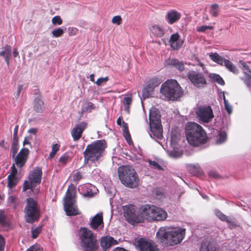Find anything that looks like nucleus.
Segmentation results:
<instances>
[{
	"instance_id": "1",
	"label": "nucleus",
	"mask_w": 251,
	"mask_h": 251,
	"mask_svg": "<svg viewBox=\"0 0 251 251\" xmlns=\"http://www.w3.org/2000/svg\"><path fill=\"white\" fill-rule=\"evenodd\" d=\"M186 229L180 226H166L160 227L156 233L163 244L173 246L180 244L184 238Z\"/></svg>"
},
{
	"instance_id": "2",
	"label": "nucleus",
	"mask_w": 251,
	"mask_h": 251,
	"mask_svg": "<svg viewBox=\"0 0 251 251\" xmlns=\"http://www.w3.org/2000/svg\"><path fill=\"white\" fill-rule=\"evenodd\" d=\"M105 148L106 142L102 140L88 145L83 152L84 164L97 166Z\"/></svg>"
},
{
	"instance_id": "3",
	"label": "nucleus",
	"mask_w": 251,
	"mask_h": 251,
	"mask_svg": "<svg viewBox=\"0 0 251 251\" xmlns=\"http://www.w3.org/2000/svg\"><path fill=\"white\" fill-rule=\"evenodd\" d=\"M185 133L188 142L193 146H198L206 142V133L202 127L196 123H188L186 125Z\"/></svg>"
},
{
	"instance_id": "4",
	"label": "nucleus",
	"mask_w": 251,
	"mask_h": 251,
	"mask_svg": "<svg viewBox=\"0 0 251 251\" xmlns=\"http://www.w3.org/2000/svg\"><path fill=\"white\" fill-rule=\"evenodd\" d=\"M160 93L164 99L175 101L182 96L183 92L176 80L171 79L162 84Z\"/></svg>"
},
{
	"instance_id": "5",
	"label": "nucleus",
	"mask_w": 251,
	"mask_h": 251,
	"mask_svg": "<svg viewBox=\"0 0 251 251\" xmlns=\"http://www.w3.org/2000/svg\"><path fill=\"white\" fill-rule=\"evenodd\" d=\"M80 245L83 251H96L99 244L96 236L86 227H81L78 232Z\"/></svg>"
},
{
	"instance_id": "6",
	"label": "nucleus",
	"mask_w": 251,
	"mask_h": 251,
	"mask_svg": "<svg viewBox=\"0 0 251 251\" xmlns=\"http://www.w3.org/2000/svg\"><path fill=\"white\" fill-rule=\"evenodd\" d=\"M159 111L155 107L150 109L149 121L150 132V136L156 140L161 139L163 137V129L161 123Z\"/></svg>"
},
{
	"instance_id": "7",
	"label": "nucleus",
	"mask_w": 251,
	"mask_h": 251,
	"mask_svg": "<svg viewBox=\"0 0 251 251\" xmlns=\"http://www.w3.org/2000/svg\"><path fill=\"white\" fill-rule=\"evenodd\" d=\"M42 176V171L40 167H35L28 174V180H25L23 191L25 192L30 189L34 194L39 192L40 184Z\"/></svg>"
},
{
	"instance_id": "8",
	"label": "nucleus",
	"mask_w": 251,
	"mask_h": 251,
	"mask_svg": "<svg viewBox=\"0 0 251 251\" xmlns=\"http://www.w3.org/2000/svg\"><path fill=\"white\" fill-rule=\"evenodd\" d=\"M75 188L71 184L69 186L63 200L64 208L67 216L79 214V210L75 204Z\"/></svg>"
},
{
	"instance_id": "9",
	"label": "nucleus",
	"mask_w": 251,
	"mask_h": 251,
	"mask_svg": "<svg viewBox=\"0 0 251 251\" xmlns=\"http://www.w3.org/2000/svg\"><path fill=\"white\" fill-rule=\"evenodd\" d=\"M121 170L119 171V176L122 183L130 188L137 187L139 178L134 169L128 166H124Z\"/></svg>"
},
{
	"instance_id": "10",
	"label": "nucleus",
	"mask_w": 251,
	"mask_h": 251,
	"mask_svg": "<svg viewBox=\"0 0 251 251\" xmlns=\"http://www.w3.org/2000/svg\"><path fill=\"white\" fill-rule=\"evenodd\" d=\"M26 205L25 208V219L26 222L32 223L38 221L40 217V210L37 202L32 198L26 200Z\"/></svg>"
},
{
	"instance_id": "11",
	"label": "nucleus",
	"mask_w": 251,
	"mask_h": 251,
	"mask_svg": "<svg viewBox=\"0 0 251 251\" xmlns=\"http://www.w3.org/2000/svg\"><path fill=\"white\" fill-rule=\"evenodd\" d=\"M195 112L199 120L203 123H207L211 121L214 117L213 110L209 106H199Z\"/></svg>"
},
{
	"instance_id": "12",
	"label": "nucleus",
	"mask_w": 251,
	"mask_h": 251,
	"mask_svg": "<svg viewBox=\"0 0 251 251\" xmlns=\"http://www.w3.org/2000/svg\"><path fill=\"white\" fill-rule=\"evenodd\" d=\"M187 76L193 85L197 88H203L207 84L205 76L202 73L190 71L187 73Z\"/></svg>"
},
{
	"instance_id": "13",
	"label": "nucleus",
	"mask_w": 251,
	"mask_h": 251,
	"mask_svg": "<svg viewBox=\"0 0 251 251\" xmlns=\"http://www.w3.org/2000/svg\"><path fill=\"white\" fill-rule=\"evenodd\" d=\"M154 206L153 205L146 204L138 208V223H142L145 220L151 221L152 217L153 210Z\"/></svg>"
},
{
	"instance_id": "14",
	"label": "nucleus",
	"mask_w": 251,
	"mask_h": 251,
	"mask_svg": "<svg viewBox=\"0 0 251 251\" xmlns=\"http://www.w3.org/2000/svg\"><path fill=\"white\" fill-rule=\"evenodd\" d=\"M124 215L127 221L138 223V210L136 206L129 204L123 206Z\"/></svg>"
},
{
	"instance_id": "15",
	"label": "nucleus",
	"mask_w": 251,
	"mask_h": 251,
	"mask_svg": "<svg viewBox=\"0 0 251 251\" xmlns=\"http://www.w3.org/2000/svg\"><path fill=\"white\" fill-rule=\"evenodd\" d=\"M29 151L26 148L22 149L17 155L14 157V163L16 165L20 168L25 164L28 156Z\"/></svg>"
},
{
	"instance_id": "16",
	"label": "nucleus",
	"mask_w": 251,
	"mask_h": 251,
	"mask_svg": "<svg viewBox=\"0 0 251 251\" xmlns=\"http://www.w3.org/2000/svg\"><path fill=\"white\" fill-rule=\"evenodd\" d=\"M87 123L82 122L76 124L71 131V135L74 141H78L82 136V133L86 128Z\"/></svg>"
},
{
	"instance_id": "17",
	"label": "nucleus",
	"mask_w": 251,
	"mask_h": 251,
	"mask_svg": "<svg viewBox=\"0 0 251 251\" xmlns=\"http://www.w3.org/2000/svg\"><path fill=\"white\" fill-rule=\"evenodd\" d=\"M138 245L140 251H157L152 242L145 239H140Z\"/></svg>"
},
{
	"instance_id": "18",
	"label": "nucleus",
	"mask_w": 251,
	"mask_h": 251,
	"mask_svg": "<svg viewBox=\"0 0 251 251\" xmlns=\"http://www.w3.org/2000/svg\"><path fill=\"white\" fill-rule=\"evenodd\" d=\"M181 14L176 10H169L165 15V20L171 25L177 22L181 18Z\"/></svg>"
},
{
	"instance_id": "19",
	"label": "nucleus",
	"mask_w": 251,
	"mask_h": 251,
	"mask_svg": "<svg viewBox=\"0 0 251 251\" xmlns=\"http://www.w3.org/2000/svg\"><path fill=\"white\" fill-rule=\"evenodd\" d=\"M90 226L94 230H99L103 228V223L102 213H98L93 217Z\"/></svg>"
},
{
	"instance_id": "20",
	"label": "nucleus",
	"mask_w": 251,
	"mask_h": 251,
	"mask_svg": "<svg viewBox=\"0 0 251 251\" xmlns=\"http://www.w3.org/2000/svg\"><path fill=\"white\" fill-rule=\"evenodd\" d=\"M151 221H163L167 217V212L163 209L154 206Z\"/></svg>"
},
{
	"instance_id": "21",
	"label": "nucleus",
	"mask_w": 251,
	"mask_h": 251,
	"mask_svg": "<svg viewBox=\"0 0 251 251\" xmlns=\"http://www.w3.org/2000/svg\"><path fill=\"white\" fill-rule=\"evenodd\" d=\"M117 240L109 236L102 237L100 240V246L103 250H106L112 246L118 244Z\"/></svg>"
},
{
	"instance_id": "22",
	"label": "nucleus",
	"mask_w": 251,
	"mask_h": 251,
	"mask_svg": "<svg viewBox=\"0 0 251 251\" xmlns=\"http://www.w3.org/2000/svg\"><path fill=\"white\" fill-rule=\"evenodd\" d=\"M169 43L174 50H177L182 45L183 42L179 40V35L176 33L171 35Z\"/></svg>"
},
{
	"instance_id": "23",
	"label": "nucleus",
	"mask_w": 251,
	"mask_h": 251,
	"mask_svg": "<svg viewBox=\"0 0 251 251\" xmlns=\"http://www.w3.org/2000/svg\"><path fill=\"white\" fill-rule=\"evenodd\" d=\"M166 64L168 66L176 68L179 71H182L184 70V63L176 59H168L166 60Z\"/></svg>"
},
{
	"instance_id": "24",
	"label": "nucleus",
	"mask_w": 251,
	"mask_h": 251,
	"mask_svg": "<svg viewBox=\"0 0 251 251\" xmlns=\"http://www.w3.org/2000/svg\"><path fill=\"white\" fill-rule=\"evenodd\" d=\"M82 188L86 191V192L83 194V195L85 197H92L98 191L97 188L94 185H91L89 183L86 184L82 187Z\"/></svg>"
},
{
	"instance_id": "25",
	"label": "nucleus",
	"mask_w": 251,
	"mask_h": 251,
	"mask_svg": "<svg viewBox=\"0 0 251 251\" xmlns=\"http://www.w3.org/2000/svg\"><path fill=\"white\" fill-rule=\"evenodd\" d=\"M180 135L178 131L172 130L171 132L170 143L171 147L174 148H177V143L180 140Z\"/></svg>"
},
{
	"instance_id": "26",
	"label": "nucleus",
	"mask_w": 251,
	"mask_h": 251,
	"mask_svg": "<svg viewBox=\"0 0 251 251\" xmlns=\"http://www.w3.org/2000/svg\"><path fill=\"white\" fill-rule=\"evenodd\" d=\"M200 251H217L214 242L203 241L201 245Z\"/></svg>"
},
{
	"instance_id": "27",
	"label": "nucleus",
	"mask_w": 251,
	"mask_h": 251,
	"mask_svg": "<svg viewBox=\"0 0 251 251\" xmlns=\"http://www.w3.org/2000/svg\"><path fill=\"white\" fill-rule=\"evenodd\" d=\"M151 33L157 37H161L164 34V30L162 26L158 25H153L150 28Z\"/></svg>"
},
{
	"instance_id": "28",
	"label": "nucleus",
	"mask_w": 251,
	"mask_h": 251,
	"mask_svg": "<svg viewBox=\"0 0 251 251\" xmlns=\"http://www.w3.org/2000/svg\"><path fill=\"white\" fill-rule=\"evenodd\" d=\"M0 56H2L7 65L9 64V59L11 56V48L9 45H6L0 52Z\"/></svg>"
},
{
	"instance_id": "29",
	"label": "nucleus",
	"mask_w": 251,
	"mask_h": 251,
	"mask_svg": "<svg viewBox=\"0 0 251 251\" xmlns=\"http://www.w3.org/2000/svg\"><path fill=\"white\" fill-rule=\"evenodd\" d=\"M44 102L40 96H37L34 99V109L37 112H41L43 108Z\"/></svg>"
},
{
	"instance_id": "30",
	"label": "nucleus",
	"mask_w": 251,
	"mask_h": 251,
	"mask_svg": "<svg viewBox=\"0 0 251 251\" xmlns=\"http://www.w3.org/2000/svg\"><path fill=\"white\" fill-rule=\"evenodd\" d=\"M210 58L214 62L219 65H223L226 58L220 56L217 53H212L209 54Z\"/></svg>"
},
{
	"instance_id": "31",
	"label": "nucleus",
	"mask_w": 251,
	"mask_h": 251,
	"mask_svg": "<svg viewBox=\"0 0 251 251\" xmlns=\"http://www.w3.org/2000/svg\"><path fill=\"white\" fill-rule=\"evenodd\" d=\"M227 69L234 74L237 75L239 73V71L237 67L229 60L226 59L223 64Z\"/></svg>"
},
{
	"instance_id": "32",
	"label": "nucleus",
	"mask_w": 251,
	"mask_h": 251,
	"mask_svg": "<svg viewBox=\"0 0 251 251\" xmlns=\"http://www.w3.org/2000/svg\"><path fill=\"white\" fill-rule=\"evenodd\" d=\"M188 169L194 175H197L201 172V169L199 164H190L188 166Z\"/></svg>"
},
{
	"instance_id": "33",
	"label": "nucleus",
	"mask_w": 251,
	"mask_h": 251,
	"mask_svg": "<svg viewBox=\"0 0 251 251\" xmlns=\"http://www.w3.org/2000/svg\"><path fill=\"white\" fill-rule=\"evenodd\" d=\"M209 77L213 81L221 85H224L225 84L224 80L219 75L211 74L209 75Z\"/></svg>"
},
{
	"instance_id": "34",
	"label": "nucleus",
	"mask_w": 251,
	"mask_h": 251,
	"mask_svg": "<svg viewBox=\"0 0 251 251\" xmlns=\"http://www.w3.org/2000/svg\"><path fill=\"white\" fill-rule=\"evenodd\" d=\"M132 102V99L129 97H125L123 98V103L126 112L129 113L130 105Z\"/></svg>"
},
{
	"instance_id": "35",
	"label": "nucleus",
	"mask_w": 251,
	"mask_h": 251,
	"mask_svg": "<svg viewBox=\"0 0 251 251\" xmlns=\"http://www.w3.org/2000/svg\"><path fill=\"white\" fill-rule=\"evenodd\" d=\"M122 126L123 127L124 135L127 143L130 144V142H131V138L128 129V126L127 124L124 121H123L122 123Z\"/></svg>"
},
{
	"instance_id": "36",
	"label": "nucleus",
	"mask_w": 251,
	"mask_h": 251,
	"mask_svg": "<svg viewBox=\"0 0 251 251\" xmlns=\"http://www.w3.org/2000/svg\"><path fill=\"white\" fill-rule=\"evenodd\" d=\"M161 83V81L157 78L154 77L149 81L148 88L151 87L153 90L155 87H157Z\"/></svg>"
},
{
	"instance_id": "37",
	"label": "nucleus",
	"mask_w": 251,
	"mask_h": 251,
	"mask_svg": "<svg viewBox=\"0 0 251 251\" xmlns=\"http://www.w3.org/2000/svg\"><path fill=\"white\" fill-rule=\"evenodd\" d=\"M226 134L225 132H220L217 137L216 143L217 144L224 143L226 140Z\"/></svg>"
},
{
	"instance_id": "38",
	"label": "nucleus",
	"mask_w": 251,
	"mask_h": 251,
	"mask_svg": "<svg viewBox=\"0 0 251 251\" xmlns=\"http://www.w3.org/2000/svg\"><path fill=\"white\" fill-rule=\"evenodd\" d=\"M219 5L217 4H213L210 6L209 12L214 17H217L219 14Z\"/></svg>"
},
{
	"instance_id": "39",
	"label": "nucleus",
	"mask_w": 251,
	"mask_h": 251,
	"mask_svg": "<svg viewBox=\"0 0 251 251\" xmlns=\"http://www.w3.org/2000/svg\"><path fill=\"white\" fill-rule=\"evenodd\" d=\"M8 180L7 186L10 188L15 187L18 183V179L16 176H12V175L8 176Z\"/></svg>"
},
{
	"instance_id": "40",
	"label": "nucleus",
	"mask_w": 251,
	"mask_h": 251,
	"mask_svg": "<svg viewBox=\"0 0 251 251\" xmlns=\"http://www.w3.org/2000/svg\"><path fill=\"white\" fill-rule=\"evenodd\" d=\"M18 138H13L11 147V151L12 153L13 157H15L18 150Z\"/></svg>"
},
{
	"instance_id": "41",
	"label": "nucleus",
	"mask_w": 251,
	"mask_h": 251,
	"mask_svg": "<svg viewBox=\"0 0 251 251\" xmlns=\"http://www.w3.org/2000/svg\"><path fill=\"white\" fill-rule=\"evenodd\" d=\"M244 76L242 78L249 89H251V75L246 72L244 73Z\"/></svg>"
},
{
	"instance_id": "42",
	"label": "nucleus",
	"mask_w": 251,
	"mask_h": 251,
	"mask_svg": "<svg viewBox=\"0 0 251 251\" xmlns=\"http://www.w3.org/2000/svg\"><path fill=\"white\" fill-rule=\"evenodd\" d=\"M153 91V90L151 87L148 88V85H147L142 91V97L144 99L149 98Z\"/></svg>"
},
{
	"instance_id": "43",
	"label": "nucleus",
	"mask_w": 251,
	"mask_h": 251,
	"mask_svg": "<svg viewBox=\"0 0 251 251\" xmlns=\"http://www.w3.org/2000/svg\"><path fill=\"white\" fill-rule=\"evenodd\" d=\"M176 148H173V150L169 152V155L170 157L174 158L180 157L182 153L180 151L176 150Z\"/></svg>"
},
{
	"instance_id": "44",
	"label": "nucleus",
	"mask_w": 251,
	"mask_h": 251,
	"mask_svg": "<svg viewBox=\"0 0 251 251\" xmlns=\"http://www.w3.org/2000/svg\"><path fill=\"white\" fill-rule=\"evenodd\" d=\"M9 203L12 204L15 207L19 203V200L18 198L14 196H10L8 198Z\"/></svg>"
},
{
	"instance_id": "45",
	"label": "nucleus",
	"mask_w": 251,
	"mask_h": 251,
	"mask_svg": "<svg viewBox=\"0 0 251 251\" xmlns=\"http://www.w3.org/2000/svg\"><path fill=\"white\" fill-rule=\"evenodd\" d=\"M64 33L63 29L59 27L57 29H54L52 31V34L54 37H59L61 36Z\"/></svg>"
},
{
	"instance_id": "46",
	"label": "nucleus",
	"mask_w": 251,
	"mask_h": 251,
	"mask_svg": "<svg viewBox=\"0 0 251 251\" xmlns=\"http://www.w3.org/2000/svg\"><path fill=\"white\" fill-rule=\"evenodd\" d=\"M148 162L149 164V165L153 168L154 169H156L159 170H162V167L155 161L154 160H151V159H149L148 160Z\"/></svg>"
},
{
	"instance_id": "47",
	"label": "nucleus",
	"mask_w": 251,
	"mask_h": 251,
	"mask_svg": "<svg viewBox=\"0 0 251 251\" xmlns=\"http://www.w3.org/2000/svg\"><path fill=\"white\" fill-rule=\"evenodd\" d=\"M239 63L242 67V70L244 71V73L245 72H246L247 74H248V73L251 74V70L250 69V68H249V66L247 65V64L245 62H244L242 60H240V61H239Z\"/></svg>"
},
{
	"instance_id": "48",
	"label": "nucleus",
	"mask_w": 251,
	"mask_h": 251,
	"mask_svg": "<svg viewBox=\"0 0 251 251\" xmlns=\"http://www.w3.org/2000/svg\"><path fill=\"white\" fill-rule=\"evenodd\" d=\"M59 146L58 144H53L52 147L51 151L50 153V157L53 158L57 151L59 150Z\"/></svg>"
},
{
	"instance_id": "49",
	"label": "nucleus",
	"mask_w": 251,
	"mask_h": 251,
	"mask_svg": "<svg viewBox=\"0 0 251 251\" xmlns=\"http://www.w3.org/2000/svg\"><path fill=\"white\" fill-rule=\"evenodd\" d=\"M41 226L36 227L35 228H32V237L33 238H36L38 236L41 231Z\"/></svg>"
},
{
	"instance_id": "50",
	"label": "nucleus",
	"mask_w": 251,
	"mask_h": 251,
	"mask_svg": "<svg viewBox=\"0 0 251 251\" xmlns=\"http://www.w3.org/2000/svg\"><path fill=\"white\" fill-rule=\"evenodd\" d=\"M51 22L54 25H61L63 23L62 20L59 16L53 17Z\"/></svg>"
},
{
	"instance_id": "51",
	"label": "nucleus",
	"mask_w": 251,
	"mask_h": 251,
	"mask_svg": "<svg viewBox=\"0 0 251 251\" xmlns=\"http://www.w3.org/2000/svg\"><path fill=\"white\" fill-rule=\"evenodd\" d=\"M216 216L222 221L226 222L228 217L226 215L224 214L221 211L217 210L215 211Z\"/></svg>"
},
{
	"instance_id": "52",
	"label": "nucleus",
	"mask_w": 251,
	"mask_h": 251,
	"mask_svg": "<svg viewBox=\"0 0 251 251\" xmlns=\"http://www.w3.org/2000/svg\"><path fill=\"white\" fill-rule=\"evenodd\" d=\"M226 222L228 224V226L230 229L234 228L238 226L236 222L231 218H228Z\"/></svg>"
},
{
	"instance_id": "53",
	"label": "nucleus",
	"mask_w": 251,
	"mask_h": 251,
	"mask_svg": "<svg viewBox=\"0 0 251 251\" xmlns=\"http://www.w3.org/2000/svg\"><path fill=\"white\" fill-rule=\"evenodd\" d=\"M25 251H43V249L40 245L38 244H35L30 247Z\"/></svg>"
},
{
	"instance_id": "54",
	"label": "nucleus",
	"mask_w": 251,
	"mask_h": 251,
	"mask_svg": "<svg viewBox=\"0 0 251 251\" xmlns=\"http://www.w3.org/2000/svg\"><path fill=\"white\" fill-rule=\"evenodd\" d=\"M82 178V174L80 172H76L73 175V180L74 182H77Z\"/></svg>"
},
{
	"instance_id": "55",
	"label": "nucleus",
	"mask_w": 251,
	"mask_h": 251,
	"mask_svg": "<svg viewBox=\"0 0 251 251\" xmlns=\"http://www.w3.org/2000/svg\"><path fill=\"white\" fill-rule=\"evenodd\" d=\"M68 32L70 36H75L78 34V29L74 27H70L68 28Z\"/></svg>"
},
{
	"instance_id": "56",
	"label": "nucleus",
	"mask_w": 251,
	"mask_h": 251,
	"mask_svg": "<svg viewBox=\"0 0 251 251\" xmlns=\"http://www.w3.org/2000/svg\"><path fill=\"white\" fill-rule=\"evenodd\" d=\"M108 79L109 78L108 76L100 77L98 79V80L95 82V83L99 86L102 84L106 83L108 80Z\"/></svg>"
},
{
	"instance_id": "57",
	"label": "nucleus",
	"mask_w": 251,
	"mask_h": 251,
	"mask_svg": "<svg viewBox=\"0 0 251 251\" xmlns=\"http://www.w3.org/2000/svg\"><path fill=\"white\" fill-rule=\"evenodd\" d=\"M213 29L212 26H208V25H202V26L197 27V31L200 32H203L207 29Z\"/></svg>"
},
{
	"instance_id": "58",
	"label": "nucleus",
	"mask_w": 251,
	"mask_h": 251,
	"mask_svg": "<svg viewBox=\"0 0 251 251\" xmlns=\"http://www.w3.org/2000/svg\"><path fill=\"white\" fill-rule=\"evenodd\" d=\"M122 21V19L120 16H114L112 19V23L117 25H120L121 24Z\"/></svg>"
},
{
	"instance_id": "59",
	"label": "nucleus",
	"mask_w": 251,
	"mask_h": 251,
	"mask_svg": "<svg viewBox=\"0 0 251 251\" xmlns=\"http://www.w3.org/2000/svg\"><path fill=\"white\" fill-rule=\"evenodd\" d=\"M0 224L2 226L6 225L5 216L4 214V211L2 210H0Z\"/></svg>"
},
{
	"instance_id": "60",
	"label": "nucleus",
	"mask_w": 251,
	"mask_h": 251,
	"mask_svg": "<svg viewBox=\"0 0 251 251\" xmlns=\"http://www.w3.org/2000/svg\"><path fill=\"white\" fill-rule=\"evenodd\" d=\"M225 108L228 114H230L232 112V106L228 103V102H226V103H224Z\"/></svg>"
},
{
	"instance_id": "61",
	"label": "nucleus",
	"mask_w": 251,
	"mask_h": 251,
	"mask_svg": "<svg viewBox=\"0 0 251 251\" xmlns=\"http://www.w3.org/2000/svg\"><path fill=\"white\" fill-rule=\"evenodd\" d=\"M16 164L13 163L11 167V173L9 175H12V176H16L17 174V170L15 167Z\"/></svg>"
},
{
	"instance_id": "62",
	"label": "nucleus",
	"mask_w": 251,
	"mask_h": 251,
	"mask_svg": "<svg viewBox=\"0 0 251 251\" xmlns=\"http://www.w3.org/2000/svg\"><path fill=\"white\" fill-rule=\"evenodd\" d=\"M68 157L66 155H63V156H62L60 158H59V162H61V163H62L63 164H65L67 161V160H68Z\"/></svg>"
},
{
	"instance_id": "63",
	"label": "nucleus",
	"mask_w": 251,
	"mask_h": 251,
	"mask_svg": "<svg viewBox=\"0 0 251 251\" xmlns=\"http://www.w3.org/2000/svg\"><path fill=\"white\" fill-rule=\"evenodd\" d=\"M209 176L214 177V178H217L219 176L218 174L216 172L214 171H211L209 172Z\"/></svg>"
},
{
	"instance_id": "64",
	"label": "nucleus",
	"mask_w": 251,
	"mask_h": 251,
	"mask_svg": "<svg viewBox=\"0 0 251 251\" xmlns=\"http://www.w3.org/2000/svg\"><path fill=\"white\" fill-rule=\"evenodd\" d=\"M18 129H19V126L16 125L15 126V128L14 129L13 138H18L17 134H18Z\"/></svg>"
}]
</instances>
